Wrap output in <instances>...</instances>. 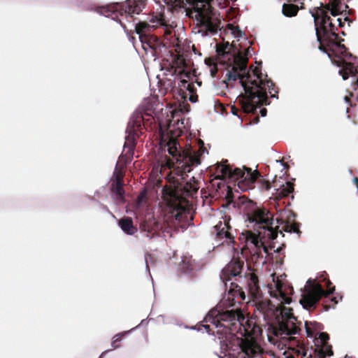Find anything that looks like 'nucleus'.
<instances>
[{
	"label": "nucleus",
	"instance_id": "obj_1",
	"mask_svg": "<svg viewBox=\"0 0 358 358\" xmlns=\"http://www.w3.org/2000/svg\"><path fill=\"white\" fill-rule=\"evenodd\" d=\"M245 223L250 229L241 233L240 239L245 242L244 248L249 250L252 260L263 257V252L268 255L266 243L278 236L272 215L266 209L256 208L247 214Z\"/></svg>",
	"mask_w": 358,
	"mask_h": 358
},
{
	"label": "nucleus",
	"instance_id": "obj_2",
	"mask_svg": "<svg viewBox=\"0 0 358 358\" xmlns=\"http://www.w3.org/2000/svg\"><path fill=\"white\" fill-rule=\"evenodd\" d=\"M275 289L271 292V296L279 303L275 306L266 301L261 303L262 310H273L277 320V324L272 328L273 335L280 339L292 340L295 335L301 332V322H297L296 318L292 313V309L286 308L284 304H289L292 299L285 293L283 283L277 278L273 279Z\"/></svg>",
	"mask_w": 358,
	"mask_h": 358
},
{
	"label": "nucleus",
	"instance_id": "obj_3",
	"mask_svg": "<svg viewBox=\"0 0 358 358\" xmlns=\"http://www.w3.org/2000/svg\"><path fill=\"white\" fill-rule=\"evenodd\" d=\"M187 15L194 17L199 28L198 34L202 37L216 35L221 29V21L215 10L210 6L209 0H197L194 5V10L187 13Z\"/></svg>",
	"mask_w": 358,
	"mask_h": 358
},
{
	"label": "nucleus",
	"instance_id": "obj_4",
	"mask_svg": "<svg viewBox=\"0 0 358 358\" xmlns=\"http://www.w3.org/2000/svg\"><path fill=\"white\" fill-rule=\"evenodd\" d=\"M166 145L172 163H176V169L180 170L182 175L190 172L194 166L200 164L199 155L190 149H182L177 139L171 138Z\"/></svg>",
	"mask_w": 358,
	"mask_h": 358
},
{
	"label": "nucleus",
	"instance_id": "obj_5",
	"mask_svg": "<svg viewBox=\"0 0 358 358\" xmlns=\"http://www.w3.org/2000/svg\"><path fill=\"white\" fill-rule=\"evenodd\" d=\"M224 301L220 303L216 308L210 310L205 317L206 322L213 323L215 327H226L231 329L237 324L243 325L245 317L238 308L224 309L223 306Z\"/></svg>",
	"mask_w": 358,
	"mask_h": 358
},
{
	"label": "nucleus",
	"instance_id": "obj_6",
	"mask_svg": "<svg viewBox=\"0 0 358 358\" xmlns=\"http://www.w3.org/2000/svg\"><path fill=\"white\" fill-rule=\"evenodd\" d=\"M163 197L168 207L164 221L169 227H176L183 220L187 210L186 200L179 196L176 190L171 189L163 190Z\"/></svg>",
	"mask_w": 358,
	"mask_h": 358
},
{
	"label": "nucleus",
	"instance_id": "obj_7",
	"mask_svg": "<svg viewBox=\"0 0 358 358\" xmlns=\"http://www.w3.org/2000/svg\"><path fill=\"white\" fill-rule=\"evenodd\" d=\"M224 342L220 341L221 353L224 354V357L229 355V358H266L264 350L253 337L247 336L237 341L239 351L236 355L234 352H231L229 346Z\"/></svg>",
	"mask_w": 358,
	"mask_h": 358
},
{
	"label": "nucleus",
	"instance_id": "obj_8",
	"mask_svg": "<svg viewBox=\"0 0 358 358\" xmlns=\"http://www.w3.org/2000/svg\"><path fill=\"white\" fill-rule=\"evenodd\" d=\"M246 63L245 62H238V64H237L236 66H234L232 68V71H229L227 73L228 79L227 80H222V85L227 87L228 80H236V79L238 78L239 83H241L242 87L244 90L245 93L247 94L248 98L250 100L253 101L255 99H259L260 100L262 101L266 100L265 93L259 92L261 85H259L255 83L254 88L255 91H254L252 89H250V87L248 86L247 84L243 81V78L245 77H246L247 78H248L249 77L248 72H246Z\"/></svg>",
	"mask_w": 358,
	"mask_h": 358
},
{
	"label": "nucleus",
	"instance_id": "obj_9",
	"mask_svg": "<svg viewBox=\"0 0 358 358\" xmlns=\"http://www.w3.org/2000/svg\"><path fill=\"white\" fill-rule=\"evenodd\" d=\"M306 284L299 303L303 308L308 310L314 308L322 296H327L334 291V287L329 288L331 282L329 280L326 283L327 287L329 288L327 292L324 290L321 285L313 282L311 279L308 280Z\"/></svg>",
	"mask_w": 358,
	"mask_h": 358
},
{
	"label": "nucleus",
	"instance_id": "obj_10",
	"mask_svg": "<svg viewBox=\"0 0 358 358\" xmlns=\"http://www.w3.org/2000/svg\"><path fill=\"white\" fill-rule=\"evenodd\" d=\"M217 171L220 173L224 178H229L232 180H237L240 182L247 184H253L260 173L257 171H252L251 169L243 167V169L235 168L232 169L229 166L220 164L217 166Z\"/></svg>",
	"mask_w": 358,
	"mask_h": 358
},
{
	"label": "nucleus",
	"instance_id": "obj_11",
	"mask_svg": "<svg viewBox=\"0 0 358 358\" xmlns=\"http://www.w3.org/2000/svg\"><path fill=\"white\" fill-rule=\"evenodd\" d=\"M143 116L141 113H134L130 117L126 129V136L124 147L127 148L129 151H133L136 137L142 134Z\"/></svg>",
	"mask_w": 358,
	"mask_h": 358
},
{
	"label": "nucleus",
	"instance_id": "obj_12",
	"mask_svg": "<svg viewBox=\"0 0 358 358\" xmlns=\"http://www.w3.org/2000/svg\"><path fill=\"white\" fill-rule=\"evenodd\" d=\"M153 23L150 25L147 22H138L135 25V31L138 36H145V41L152 47L155 50L159 48L161 43L157 36L150 34V30L158 26H165V23L161 17L155 16L150 20Z\"/></svg>",
	"mask_w": 358,
	"mask_h": 358
},
{
	"label": "nucleus",
	"instance_id": "obj_13",
	"mask_svg": "<svg viewBox=\"0 0 358 358\" xmlns=\"http://www.w3.org/2000/svg\"><path fill=\"white\" fill-rule=\"evenodd\" d=\"M212 233L215 234V238L220 244L226 243L229 246H233L236 230L229 226L228 222L220 221L214 226Z\"/></svg>",
	"mask_w": 358,
	"mask_h": 358
},
{
	"label": "nucleus",
	"instance_id": "obj_14",
	"mask_svg": "<svg viewBox=\"0 0 358 358\" xmlns=\"http://www.w3.org/2000/svg\"><path fill=\"white\" fill-rule=\"evenodd\" d=\"M312 17L314 19L316 35L319 41H320V38L317 26V24L319 21L320 24V29L322 31L323 35H328L329 34L333 33L332 30L334 31V23L332 22L329 15L324 13V9H318L315 14L312 13Z\"/></svg>",
	"mask_w": 358,
	"mask_h": 358
},
{
	"label": "nucleus",
	"instance_id": "obj_15",
	"mask_svg": "<svg viewBox=\"0 0 358 358\" xmlns=\"http://www.w3.org/2000/svg\"><path fill=\"white\" fill-rule=\"evenodd\" d=\"M122 10V6L117 3L96 8V12L99 14L106 17H110L113 20L118 22L121 27L125 29L122 20L120 18V16H123Z\"/></svg>",
	"mask_w": 358,
	"mask_h": 358
},
{
	"label": "nucleus",
	"instance_id": "obj_16",
	"mask_svg": "<svg viewBox=\"0 0 358 358\" xmlns=\"http://www.w3.org/2000/svg\"><path fill=\"white\" fill-rule=\"evenodd\" d=\"M244 263L238 260L231 261L222 271L220 278L227 285L231 280L230 277H236L241 274Z\"/></svg>",
	"mask_w": 358,
	"mask_h": 358
},
{
	"label": "nucleus",
	"instance_id": "obj_17",
	"mask_svg": "<svg viewBox=\"0 0 358 358\" xmlns=\"http://www.w3.org/2000/svg\"><path fill=\"white\" fill-rule=\"evenodd\" d=\"M254 73L257 76V78L259 79V82L257 83V80L252 81L250 83L251 84L250 89H252L254 91H255V90L254 88L255 83H256L257 85H261V87L259 88V92L265 93V95L266 96V100L262 101V100H260L259 99H257L258 101L259 102L260 105H263V104L269 105L270 103L268 102V99L266 92V87H268V89L269 90H272L273 87V84L269 80L263 79L261 76L257 74V72L255 71Z\"/></svg>",
	"mask_w": 358,
	"mask_h": 358
},
{
	"label": "nucleus",
	"instance_id": "obj_18",
	"mask_svg": "<svg viewBox=\"0 0 358 358\" xmlns=\"http://www.w3.org/2000/svg\"><path fill=\"white\" fill-rule=\"evenodd\" d=\"M175 73H178L180 78H189L191 73L185 69V60L181 57H178L175 60Z\"/></svg>",
	"mask_w": 358,
	"mask_h": 358
},
{
	"label": "nucleus",
	"instance_id": "obj_19",
	"mask_svg": "<svg viewBox=\"0 0 358 358\" xmlns=\"http://www.w3.org/2000/svg\"><path fill=\"white\" fill-rule=\"evenodd\" d=\"M113 197L117 203H122L124 201V191L122 187V182H113L112 183Z\"/></svg>",
	"mask_w": 358,
	"mask_h": 358
},
{
	"label": "nucleus",
	"instance_id": "obj_20",
	"mask_svg": "<svg viewBox=\"0 0 358 358\" xmlns=\"http://www.w3.org/2000/svg\"><path fill=\"white\" fill-rule=\"evenodd\" d=\"M118 224L122 231L128 235H133L137 231L136 228L133 224L131 219L129 217L120 219L118 222Z\"/></svg>",
	"mask_w": 358,
	"mask_h": 358
},
{
	"label": "nucleus",
	"instance_id": "obj_21",
	"mask_svg": "<svg viewBox=\"0 0 358 358\" xmlns=\"http://www.w3.org/2000/svg\"><path fill=\"white\" fill-rule=\"evenodd\" d=\"M276 187L275 185V194L279 197L287 196L294 191L293 185L289 182H286L285 184L280 185L279 187Z\"/></svg>",
	"mask_w": 358,
	"mask_h": 358
},
{
	"label": "nucleus",
	"instance_id": "obj_22",
	"mask_svg": "<svg viewBox=\"0 0 358 358\" xmlns=\"http://www.w3.org/2000/svg\"><path fill=\"white\" fill-rule=\"evenodd\" d=\"M179 266L184 272L192 271L195 269L194 259H193L190 256H184L182 257Z\"/></svg>",
	"mask_w": 358,
	"mask_h": 358
},
{
	"label": "nucleus",
	"instance_id": "obj_23",
	"mask_svg": "<svg viewBox=\"0 0 358 358\" xmlns=\"http://www.w3.org/2000/svg\"><path fill=\"white\" fill-rule=\"evenodd\" d=\"M328 45L332 52L336 55H341L344 57H346V48L344 45L341 44L338 41L329 42Z\"/></svg>",
	"mask_w": 358,
	"mask_h": 358
},
{
	"label": "nucleus",
	"instance_id": "obj_24",
	"mask_svg": "<svg viewBox=\"0 0 358 358\" xmlns=\"http://www.w3.org/2000/svg\"><path fill=\"white\" fill-rule=\"evenodd\" d=\"M282 13L286 17H293L297 14L298 8L294 4H284L282 6Z\"/></svg>",
	"mask_w": 358,
	"mask_h": 358
},
{
	"label": "nucleus",
	"instance_id": "obj_25",
	"mask_svg": "<svg viewBox=\"0 0 358 358\" xmlns=\"http://www.w3.org/2000/svg\"><path fill=\"white\" fill-rule=\"evenodd\" d=\"M252 282L253 283V285H250V292L254 297V299L257 301H259L260 299V294L259 293V287L257 285V280L256 278L252 277L251 278Z\"/></svg>",
	"mask_w": 358,
	"mask_h": 358
},
{
	"label": "nucleus",
	"instance_id": "obj_26",
	"mask_svg": "<svg viewBox=\"0 0 358 358\" xmlns=\"http://www.w3.org/2000/svg\"><path fill=\"white\" fill-rule=\"evenodd\" d=\"M142 10L141 6L139 4H136L134 6L129 5L127 8L124 10V14L128 13L129 15H131L133 14H138Z\"/></svg>",
	"mask_w": 358,
	"mask_h": 358
},
{
	"label": "nucleus",
	"instance_id": "obj_27",
	"mask_svg": "<svg viewBox=\"0 0 358 358\" xmlns=\"http://www.w3.org/2000/svg\"><path fill=\"white\" fill-rule=\"evenodd\" d=\"M284 231L288 233H299V227L296 224L286 223L283 227Z\"/></svg>",
	"mask_w": 358,
	"mask_h": 358
},
{
	"label": "nucleus",
	"instance_id": "obj_28",
	"mask_svg": "<svg viewBox=\"0 0 358 358\" xmlns=\"http://www.w3.org/2000/svg\"><path fill=\"white\" fill-rule=\"evenodd\" d=\"M180 87H182L184 88H186V90L188 91L189 96L191 94H196L194 90V87L192 84L187 83L185 78H181L180 83L179 85Z\"/></svg>",
	"mask_w": 358,
	"mask_h": 358
},
{
	"label": "nucleus",
	"instance_id": "obj_29",
	"mask_svg": "<svg viewBox=\"0 0 358 358\" xmlns=\"http://www.w3.org/2000/svg\"><path fill=\"white\" fill-rule=\"evenodd\" d=\"M337 28L336 25L334 24V31L332 30V34H329L328 35H324V37L325 39L329 41H338V34H336Z\"/></svg>",
	"mask_w": 358,
	"mask_h": 358
},
{
	"label": "nucleus",
	"instance_id": "obj_30",
	"mask_svg": "<svg viewBox=\"0 0 358 358\" xmlns=\"http://www.w3.org/2000/svg\"><path fill=\"white\" fill-rule=\"evenodd\" d=\"M140 42L141 43L142 48L145 51L148 52L149 50H155L154 48L151 45H150L146 41V37L145 36H138Z\"/></svg>",
	"mask_w": 358,
	"mask_h": 358
},
{
	"label": "nucleus",
	"instance_id": "obj_31",
	"mask_svg": "<svg viewBox=\"0 0 358 358\" xmlns=\"http://www.w3.org/2000/svg\"><path fill=\"white\" fill-rule=\"evenodd\" d=\"M324 13L327 15L328 13L331 14L332 16L336 17L338 15V10L334 7V6H327L324 8Z\"/></svg>",
	"mask_w": 358,
	"mask_h": 358
},
{
	"label": "nucleus",
	"instance_id": "obj_32",
	"mask_svg": "<svg viewBox=\"0 0 358 358\" xmlns=\"http://www.w3.org/2000/svg\"><path fill=\"white\" fill-rule=\"evenodd\" d=\"M333 355V351L330 349L329 347H324V349L321 350V355L320 356V358H325L326 356H331Z\"/></svg>",
	"mask_w": 358,
	"mask_h": 358
},
{
	"label": "nucleus",
	"instance_id": "obj_33",
	"mask_svg": "<svg viewBox=\"0 0 358 358\" xmlns=\"http://www.w3.org/2000/svg\"><path fill=\"white\" fill-rule=\"evenodd\" d=\"M231 32L234 34V37L236 38H241L243 36V31L238 27H232Z\"/></svg>",
	"mask_w": 358,
	"mask_h": 358
},
{
	"label": "nucleus",
	"instance_id": "obj_34",
	"mask_svg": "<svg viewBox=\"0 0 358 358\" xmlns=\"http://www.w3.org/2000/svg\"><path fill=\"white\" fill-rule=\"evenodd\" d=\"M138 326H136V327L131 329V330L128 331H124L123 333H120V334H117L116 335H115L113 338V340H115V342H120L121 341V338L124 336L125 334H129L130 333L132 330H134V329L137 328Z\"/></svg>",
	"mask_w": 358,
	"mask_h": 358
},
{
	"label": "nucleus",
	"instance_id": "obj_35",
	"mask_svg": "<svg viewBox=\"0 0 358 358\" xmlns=\"http://www.w3.org/2000/svg\"><path fill=\"white\" fill-rule=\"evenodd\" d=\"M114 176L115 178V180L114 182H122V174L120 171H115Z\"/></svg>",
	"mask_w": 358,
	"mask_h": 358
},
{
	"label": "nucleus",
	"instance_id": "obj_36",
	"mask_svg": "<svg viewBox=\"0 0 358 358\" xmlns=\"http://www.w3.org/2000/svg\"><path fill=\"white\" fill-rule=\"evenodd\" d=\"M348 20V17H345L344 20L343 21L341 18H337L336 20V22L338 23V26L340 27H343L345 26V22Z\"/></svg>",
	"mask_w": 358,
	"mask_h": 358
},
{
	"label": "nucleus",
	"instance_id": "obj_37",
	"mask_svg": "<svg viewBox=\"0 0 358 358\" xmlns=\"http://www.w3.org/2000/svg\"><path fill=\"white\" fill-rule=\"evenodd\" d=\"M189 101L192 103H196L198 101V96L196 94L189 96Z\"/></svg>",
	"mask_w": 358,
	"mask_h": 358
},
{
	"label": "nucleus",
	"instance_id": "obj_38",
	"mask_svg": "<svg viewBox=\"0 0 358 358\" xmlns=\"http://www.w3.org/2000/svg\"><path fill=\"white\" fill-rule=\"evenodd\" d=\"M145 194L143 192H141L137 197V203L138 205L140 206L142 203L143 199L145 198Z\"/></svg>",
	"mask_w": 358,
	"mask_h": 358
},
{
	"label": "nucleus",
	"instance_id": "obj_39",
	"mask_svg": "<svg viewBox=\"0 0 358 358\" xmlns=\"http://www.w3.org/2000/svg\"><path fill=\"white\" fill-rule=\"evenodd\" d=\"M304 326H305V330H306V334H307L308 336H311V335H312V331H311V330H310V329L307 327V322H305Z\"/></svg>",
	"mask_w": 358,
	"mask_h": 358
},
{
	"label": "nucleus",
	"instance_id": "obj_40",
	"mask_svg": "<svg viewBox=\"0 0 358 358\" xmlns=\"http://www.w3.org/2000/svg\"><path fill=\"white\" fill-rule=\"evenodd\" d=\"M244 110H245V112L250 113V112H252L254 110V107H253V106H248L247 107H245Z\"/></svg>",
	"mask_w": 358,
	"mask_h": 358
},
{
	"label": "nucleus",
	"instance_id": "obj_41",
	"mask_svg": "<svg viewBox=\"0 0 358 358\" xmlns=\"http://www.w3.org/2000/svg\"><path fill=\"white\" fill-rule=\"evenodd\" d=\"M320 338L322 341H325L327 339L329 338V336H328L327 334H325L322 333V334H320Z\"/></svg>",
	"mask_w": 358,
	"mask_h": 358
},
{
	"label": "nucleus",
	"instance_id": "obj_42",
	"mask_svg": "<svg viewBox=\"0 0 358 358\" xmlns=\"http://www.w3.org/2000/svg\"><path fill=\"white\" fill-rule=\"evenodd\" d=\"M267 110L266 108H262L260 110V114L262 117H265L266 115Z\"/></svg>",
	"mask_w": 358,
	"mask_h": 358
},
{
	"label": "nucleus",
	"instance_id": "obj_43",
	"mask_svg": "<svg viewBox=\"0 0 358 358\" xmlns=\"http://www.w3.org/2000/svg\"><path fill=\"white\" fill-rule=\"evenodd\" d=\"M115 340H112V342H111V346L113 347V349H116L117 348V345H115Z\"/></svg>",
	"mask_w": 358,
	"mask_h": 358
},
{
	"label": "nucleus",
	"instance_id": "obj_44",
	"mask_svg": "<svg viewBox=\"0 0 358 358\" xmlns=\"http://www.w3.org/2000/svg\"><path fill=\"white\" fill-rule=\"evenodd\" d=\"M275 162L280 164L283 166V169L286 167V165L282 162V160H276Z\"/></svg>",
	"mask_w": 358,
	"mask_h": 358
},
{
	"label": "nucleus",
	"instance_id": "obj_45",
	"mask_svg": "<svg viewBox=\"0 0 358 358\" xmlns=\"http://www.w3.org/2000/svg\"><path fill=\"white\" fill-rule=\"evenodd\" d=\"M352 181L356 185L357 189H358V178H354Z\"/></svg>",
	"mask_w": 358,
	"mask_h": 358
},
{
	"label": "nucleus",
	"instance_id": "obj_46",
	"mask_svg": "<svg viewBox=\"0 0 358 358\" xmlns=\"http://www.w3.org/2000/svg\"><path fill=\"white\" fill-rule=\"evenodd\" d=\"M344 100L346 103H348L349 102V99L347 97V96H345L344 97Z\"/></svg>",
	"mask_w": 358,
	"mask_h": 358
},
{
	"label": "nucleus",
	"instance_id": "obj_47",
	"mask_svg": "<svg viewBox=\"0 0 358 358\" xmlns=\"http://www.w3.org/2000/svg\"><path fill=\"white\" fill-rule=\"evenodd\" d=\"M231 112L233 113L234 115H237L236 112L234 111V108H231Z\"/></svg>",
	"mask_w": 358,
	"mask_h": 358
},
{
	"label": "nucleus",
	"instance_id": "obj_48",
	"mask_svg": "<svg viewBox=\"0 0 358 358\" xmlns=\"http://www.w3.org/2000/svg\"><path fill=\"white\" fill-rule=\"evenodd\" d=\"M145 263H147V262H148L147 256H145ZM148 268V264H146V268Z\"/></svg>",
	"mask_w": 358,
	"mask_h": 358
},
{
	"label": "nucleus",
	"instance_id": "obj_49",
	"mask_svg": "<svg viewBox=\"0 0 358 358\" xmlns=\"http://www.w3.org/2000/svg\"><path fill=\"white\" fill-rule=\"evenodd\" d=\"M331 300L335 301L336 303H338V301L336 300V297L333 298Z\"/></svg>",
	"mask_w": 358,
	"mask_h": 358
},
{
	"label": "nucleus",
	"instance_id": "obj_50",
	"mask_svg": "<svg viewBox=\"0 0 358 358\" xmlns=\"http://www.w3.org/2000/svg\"><path fill=\"white\" fill-rule=\"evenodd\" d=\"M185 328L186 329L189 328L190 329H195L194 327H185Z\"/></svg>",
	"mask_w": 358,
	"mask_h": 358
},
{
	"label": "nucleus",
	"instance_id": "obj_51",
	"mask_svg": "<svg viewBox=\"0 0 358 358\" xmlns=\"http://www.w3.org/2000/svg\"><path fill=\"white\" fill-rule=\"evenodd\" d=\"M171 31L166 30V34H171Z\"/></svg>",
	"mask_w": 358,
	"mask_h": 358
},
{
	"label": "nucleus",
	"instance_id": "obj_52",
	"mask_svg": "<svg viewBox=\"0 0 358 358\" xmlns=\"http://www.w3.org/2000/svg\"><path fill=\"white\" fill-rule=\"evenodd\" d=\"M203 327H204L205 329H209V326H208V325H203Z\"/></svg>",
	"mask_w": 358,
	"mask_h": 358
},
{
	"label": "nucleus",
	"instance_id": "obj_53",
	"mask_svg": "<svg viewBox=\"0 0 358 358\" xmlns=\"http://www.w3.org/2000/svg\"><path fill=\"white\" fill-rule=\"evenodd\" d=\"M271 97H273V98H278V96H276L275 95H271Z\"/></svg>",
	"mask_w": 358,
	"mask_h": 358
},
{
	"label": "nucleus",
	"instance_id": "obj_54",
	"mask_svg": "<svg viewBox=\"0 0 358 358\" xmlns=\"http://www.w3.org/2000/svg\"><path fill=\"white\" fill-rule=\"evenodd\" d=\"M214 73H215V72H214L213 70H211V74H212L213 76H214Z\"/></svg>",
	"mask_w": 358,
	"mask_h": 358
},
{
	"label": "nucleus",
	"instance_id": "obj_55",
	"mask_svg": "<svg viewBox=\"0 0 358 358\" xmlns=\"http://www.w3.org/2000/svg\"><path fill=\"white\" fill-rule=\"evenodd\" d=\"M197 85H198L199 86H201V82H197Z\"/></svg>",
	"mask_w": 358,
	"mask_h": 358
},
{
	"label": "nucleus",
	"instance_id": "obj_56",
	"mask_svg": "<svg viewBox=\"0 0 358 358\" xmlns=\"http://www.w3.org/2000/svg\"><path fill=\"white\" fill-rule=\"evenodd\" d=\"M341 34L342 35H345V33H344V31H341Z\"/></svg>",
	"mask_w": 358,
	"mask_h": 358
},
{
	"label": "nucleus",
	"instance_id": "obj_57",
	"mask_svg": "<svg viewBox=\"0 0 358 358\" xmlns=\"http://www.w3.org/2000/svg\"><path fill=\"white\" fill-rule=\"evenodd\" d=\"M348 172H349V174H352V171L351 170H349Z\"/></svg>",
	"mask_w": 358,
	"mask_h": 358
},
{
	"label": "nucleus",
	"instance_id": "obj_58",
	"mask_svg": "<svg viewBox=\"0 0 358 358\" xmlns=\"http://www.w3.org/2000/svg\"><path fill=\"white\" fill-rule=\"evenodd\" d=\"M228 52L226 50H224L223 54L227 53Z\"/></svg>",
	"mask_w": 358,
	"mask_h": 358
},
{
	"label": "nucleus",
	"instance_id": "obj_59",
	"mask_svg": "<svg viewBox=\"0 0 358 358\" xmlns=\"http://www.w3.org/2000/svg\"><path fill=\"white\" fill-rule=\"evenodd\" d=\"M109 352V350H106L105 352H103V353H106V352Z\"/></svg>",
	"mask_w": 358,
	"mask_h": 358
},
{
	"label": "nucleus",
	"instance_id": "obj_60",
	"mask_svg": "<svg viewBox=\"0 0 358 358\" xmlns=\"http://www.w3.org/2000/svg\"><path fill=\"white\" fill-rule=\"evenodd\" d=\"M219 357H220V358H224V357H223L222 356H221V355H220Z\"/></svg>",
	"mask_w": 358,
	"mask_h": 358
},
{
	"label": "nucleus",
	"instance_id": "obj_61",
	"mask_svg": "<svg viewBox=\"0 0 358 358\" xmlns=\"http://www.w3.org/2000/svg\"><path fill=\"white\" fill-rule=\"evenodd\" d=\"M99 358H101V355L100 356V357H99Z\"/></svg>",
	"mask_w": 358,
	"mask_h": 358
}]
</instances>
